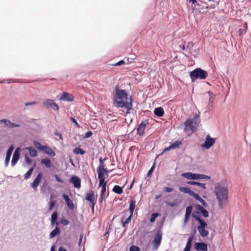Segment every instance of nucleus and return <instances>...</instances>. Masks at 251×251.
Here are the masks:
<instances>
[{
    "instance_id": "2",
    "label": "nucleus",
    "mask_w": 251,
    "mask_h": 251,
    "mask_svg": "<svg viewBox=\"0 0 251 251\" xmlns=\"http://www.w3.org/2000/svg\"><path fill=\"white\" fill-rule=\"evenodd\" d=\"M214 193L218 201L220 208H223L228 203V191L226 186L217 183L214 188Z\"/></svg>"
},
{
    "instance_id": "15",
    "label": "nucleus",
    "mask_w": 251,
    "mask_h": 251,
    "mask_svg": "<svg viewBox=\"0 0 251 251\" xmlns=\"http://www.w3.org/2000/svg\"><path fill=\"white\" fill-rule=\"evenodd\" d=\"M13 150H14V147L13 146H11L7 151L6 156L5 160V165L6 166H7L8 165L9 160L10 159V157H11L12 153L13 151Z\"/></svg>"
},
{
    "instance_id": "44",
    "label": "nucleus",
    "mask_w": 251,
    "mask_h": 251,
    "mask_svg": "<svg viewBox=\"0 0 251 251\" xmlns=\"http://www.w3.org/2000/svg\"><path fill=\"white\" fill-rule=\"evenodd\" d=\"M208 94L209 96V101L212 102L215 99L214 95L213 94V93L211 92L210 91H208Z\"/></svg>"
},
{
    "instance_id": "59",
    "label": "nucleus",
    "mask_w": 251,
    "mask_h": 251,
    "mask_svg": "<svg viewBox=\"0 0 251 251\" xmlns=\"http://www.w3.org/2000/svg\"><path fill=\"white\" fill-rule=\"evenodd\" d=\"M36 103V102L35 101H32V102H27L25 103V106H29V105H33Z\"/></svg>"
},
{
    "instance_id": "3",
    "label": "nucleus",
    "mask_w": 251,
    "mask_h": 251,
    "mask_svg": "<svg viewBox=\"0 0 251 251\" xmlns=\"http://www.w3.org/2000/svg\"><path fill=\"white\" fill-rule=\"evenodd\" d=\"M200 113L198 111L196 113L193 118L188 119L184 123V130H191L193 133L197 130V127L201 124V120L200 116Z\"/></svg>"
},
{
    "instance_id": "11",
    "label": "nucleus",
    "mask_w": 251,
    "mask_h": 251,
    "mask_svg": "<svg viewBox=\"0 0 251 251\" xmlns=\"http://www.w3.org/2000/svg\"><path fill=\"white\" fill-rule=\"evenodd\" d=\"M70 183L73 184L75 188L79 189L81 187V179L77 176H73L69 180Z\"/></svg>"
},
{
    "instance_id": "27",
    "label": "nucleus",
    "mask_w": 251,
    "mask_h": 251,
    "mask_svg": "<svg viewBox=\"0 0 251 251\" xmlns=\"http://www.w3.org/2000/svg\"><path fill=\"white\" fill-rule=\"evenodd\" d=\"M198 209L201 211V212L204 217L206 218L208 217L209 214L208 211L205 209H204L202 206L201 205H198Z\"/></svg>"
},
{
    "instance_id": "26",
    "label": "nucleus",
    "mask_w": 251,
    "mask_h": 251,
    "mask_svg": "<svg viewBox=\"0 0 251 251\" xmlns=\"http://www.w3.org/2000/svg\"><path fill=\"white\" fill-rule=\"evenodd\" d=\"M112 191L118 194H121L123 192V188L119 185H115L113 188Z\"/></svg>"
},
{
    "instance_id": "35",
    "label": "nucleus",
    "mask_w": 251,
    "mask_h": 251,
    "mask_svg": "<svg viewBox=\"0 0 251 251\" xmlns=\"http://www.w3.org/2000/svg\"><path fill=\"white\" fill-rule=\"evenodd\" d=\"M74 152L76 154H80L81 155H83L85 153V151L79 148H76L74 150Z\"/></svg>"
},
{
    "instance_id": "23",
    "label": "nucleus",
    "mask_w": 251,
    "mask_h": 251,
    "mask_svg": "<svg viewBox=\"0 0 251 251\" xmlns=\"http://www.w3.org/2000/svg\"><path fill=\"white\" fill-rule=\"evenodd\" d=\"M179 190L181 192H183L185 194H189L190 196H191V195H193V191L191 190L188 187H180L179 188Z\"/></svg>"
},
{
    "instance_id": "46",
    "label": "nucleus",
    "mask_w": 251,
    "mask_h": 251,
    "mask_svg": "<svg viewBox=\"0 0 251 251\" xmlns=\"http://www.w3.org/2000/svg\"><path fill=\"white\" fill-rule=\"evenodd\" d=\"M60 222L63 226H67L69 223V221L66 219H62Z\"/></svg>"
},
{
    "instance_id": "24",
    "label": "nucleus",
    "mask_w": 251,
    "mask_h": 251,
    "mask_svg": "<svg viewBox=\"0 0 251 251\" xmlns=\"http://www.w3.org/2000/svg\"><path fill=\"white\" fill-rule=\"evenodd\" d=\"M29 151V154L31 157H36L37 155V151L32 147L26 148Z\"/></svg>"
},
{
    "instance_id": "58",
    "label": "nucleus",
    "mask_w": 251,
    "mask_h": 251,
    "mask_svg": "<svg viewBox=\"0 0 251 251\" xmlns=\"http://www.w3.org/2000/svg\"><path fill=\"white\" fill-rule=\"evenodd\" d=\"M125 62H124V60H121L118 62H117L116 63L114 64V65L115 66H120L122 64H124Z\"/></svg>"
},
{
    "instance_id": "28",
    "label": "nucleus",
    "mask_w": 251,
    "mask_h": 251,
    "mask_svg": "<svg viewBox=\"0 0 251 251\" xmlns=\"http://www.w3.org/2000/svg\"><path fill=\"white\" fill-rule=\"evenodd\" d=\"M41 163L42 164H44L47 168H50L51 167V161L49 158L42 159Z\"/></svg>"
},
{
    "instance_id": "5",
    "label": "nucleus",
    "mask_w": 251,
    "mask_h": 251,
    "mask_svg": "<svg viewBox=\"0 0 251 251\" xmlns=\"http://www.w3.org/2000/svg\"><path fill=\"white\" fill-rule=\"evenodd\" d=\"M207 76V72L200 68H197L190 73V77L192 81H195L197 78L205 79Z\"/></svg>"
},
{
    "instance_id": "56",
    "label": "nucleus",
    "mask_w": 251,
    "mask_h": 251,
    "mask_svg": "<svg viewBox=\"0 0 251 251\" xmlns=\"http://www.w3.org/2000/svg\"><path fill=\"white\" fill-rule=\"evenodd\" d=\"M173 190L172 188L167 187L164 188V191L166 192H168V193H170V192H172Z\"/></svg>"
},
{
    "instance_id": "42",
    "label": "nucleus",
    "mask_w": 251,
    "mask_h": 251,
    "mask_svg": "<svg viewBox=\"0 0 251 251\" xmlns=\"http://www.w3.org/2000/svg\"><path fill=\"white\" fill-rule=\"evenodd\" d=\"M246 29H242L240 28L238 30V35L239 36H242L243 35L245 34L246 33Z\"/></svg>"
},
{
    "instance_id": "25",
    "label": "nucleus",
    "mask_w": 251,
    "mask_h": 251,
    "mask_svg": "<svg viewBox=\"0 0 251 251\" xmlns=\"http://www.w3.org/2000/svg\"><path fill=\"white\" fill-rule=\"evenodd\" d=\"M106 194V188L105 187H103L101 188V192H100V196L99 199V201L100 203H101L104 200Z\"/></svg>"
},
{
    "instance_id": "4",
    "label": "nucleus",
    "mask_w": 251,
    "mask_h": 251,
    "mask_svg": "<svg viewBox=\"0 0 251 251\" xmlns=\"http://www.w3.org/2000/svg\"><path fill=\"white\" fill-rule=\"evenodd\" d=\"M193 217L200 223L198 229L200 234L202 237H206L208 235V231L205 229L207 226L206 223L201 219L199 217L193 215Z\"/></svg>"
},
{
    "instance_id": "45",
    "label": "nucleus",
    "mask_w": 251,
    "mask_h": 251,
    "mask_svg": "<svg viewBox=\"0 0 251 251\" xmlns=\"http://www.w3.org/2000/svg\"><path fill=\"white\" fill-rule=\"evenodd\" d=\"M132 215H130V216L126 220L125 222H123V226H125L126 225L129 223L131 221V218Z\"/></svg>"
},
{
    "instance_id": "30",
    "label": "nucleus",
    "mask_w": 251,
    "mask_h": 251,
    "mask_svg": "<svg viewBox=\"0 0 251 251\" xmlns=\"http://www.w3.org/2000/svg\"><path fill=\"white\" fill-rule=\"evenodd\" d=\"M60 232V228L56 226L55 228L52 230L50 234V238H52L56 236Z\"/></svg>"
},
{
    "instance_id": "21",
    "label": "nucleus",
    "mask_w": 251,
    "mask_h": 251,
    "mask_svg": "<svg viewBox=\"0 0 251 251\" xmlns=\"http://www.w3.org/2000/svg\"><path fill=\"white\" fill-rule=\"evenodd\" d=\"M136 201L135 199L132 198L129 202V210L131 215H133V211L136 207Z\"/></svg>"
},
{
    "instance_id": "12",
    "label": "nucleus",
    "mask_w": 251,
    "mask_h": 251,
    "mask_svg": "<svg viewBox=\"0 0 251 251\" xmlns=\"http://www.w3.org/2000/svg\"><path fill=\"white\" fill-rule=\"evenodd\" d=\"M42 177V174H41V173H40L37 175V176H36V178L34 179L33 182L31 183V186L33 189H34V190L37 189V188L41 181Z\"/></svg>"
},
{
    "instance_id": "60",
    "label": "nucleus",
    "mask_w": 251,
    "mask_h": 251,
    "mask_svg": "<svg viewBox=\"0 0 251 251\" xmlns=\"http://www.w3.org/2000/svg\"><path fill=\"white\" fill-rule=\"evenodd\" d=\"M20 126V125H18V124H16L15 123H10V128H13V127H19Z\"/></svg>"
},
{
    "instance_id": "1",
    "label": "nucleus",
    "mask_w": 251,
    "mask_h": 251,
    "mask_svg": "<svg viewBox=\"0 0 251 251\" xmlns=\"http://www.w3.org/2000/svg\"><path fill=\"white\" fill-rule=\"evenodd\" d=\"M115 105L117 107L124 108L123 111L127 114L132 109V100L131 97H128L125 90H120L117 88L114 96Z\"/></svg>"
},
{
    "instance_id": "63",
    "label": "nucleus",
    "mask_w": 251,
    "mask_h": 251,
    "mask_svg": "<svg viewBox=\"0 0 251 251\" xmlns=\"http://www.w3.org/2000/svg\"><path fill=\"white\" fill-rule=\"evenodd\" d=\"M172 149V147H171V146L170 145V146H169L168 147H167V148H165L164 150H163V152H166V151H170V150Z\"/></svg>"
},
{
    "instance_id": "54",
    "label": "nucleus",
    "mask_w": 251,
    "mask_h": 251,
    "mask_svg": "<svg viewBox=\"0 0 251 251\" xmlns=\"http://www.w3.org/2000/svg\"><path fill=\"white\" fill-rule=\"evenodd\" d=\"M54 177L56 179V180L58 182H60V183H63V181L62 179H61L59 177V176L57 175H54Z\"/></svg>"
},
{
    "instance_id": "16",
    "label": "nucleus",
    "mask_w": 251,
    "mask_h": 251,
    "mask_svg": "<svg viewBox=\"0 0 251 251\" xmlns=\"http://www.w3.org/2000/svg\"><path fill=\"white\" fill-rule=\"evenodd\" d=\"M97 172L99 179L105 178V176H108V171L106 169H104V170H102L101 168H98Z\"/></svg>"
},
{
    "instance_id": "36",
    "label": "nucleus",
    "mask_w": 251,
    "mask_h": 251,
    "mask_svg": "<svg viewBox=\"0 0 251 251\" xmlns=\"http://www.w3.org/2000/svg\"><path fill=\"white\" fill-rule=\"evenodd\" d=\"M34 170V168L33 167H31L30 168V169L25 174L24 178L25 179H28L31 175L33 171Z\"/></svg>"
},
{
    "instance_id": "17",
    "label": "nucleus",
    "mask_w": 251,
    "mask_h": 251,
    "mask_svg": "<svg viewBox=\"0 0 251 251\" xmlns=\"http://www.w3.org/2000/svg\"><path fill=\"white\" fill-rule=\"evenodd\" d=\"M20 157V154L18 152V149H17L14 152L13 156L12 157L11 163L12 165L14 166L17 162Z\"/></svg>"
},
{
    "instance_id": "14",
    "label": "nucleus",
    "mask_w": 251,
    "mask_h": 251,
    "mask_svg": "<svg viewBox=\"0 0 251 251\" xmlns=\"http://www.w3.org/2000/svg\"><path fill=\"white\" fill-rule=\"evenodd\" d=\"M63 198H64L69 209L71 210H73L74 209V204L72 201L69 198V196L65 194H63Z\"/></svg>"
},
{
    "instance_id": "49",
    "label": "nucleus",
    "mask_w": 251,
    "mask_h": 251,
    "mask_svg": "<svg viewBox=\"0 0 251 251\" xmlns=\"http://www.w3.org/2000/svg\"><path fill=\"white\" fill-rule=\"evenodd\" d=\"M194 46V44L192 42H188L186 46V48L189 50H191Z\"/></svg>"
},
{
    "instance_id": "18",
    "label": "nucleus",
    "mask_w": 251,
    "mask_h": 251,
    "mask_svg": "<svg viewBox=\"0 0 251 251\" xmlns=\"http://www.w3.org/2000/svg\"><path fill=\"white\" fill-rule=\"evenodd\" d=\"M44 147H45V149L41 150V151H43L45 153L50 155L51 156H54L55 155V152L52 151V150L48 146L44 145Z\"/></svg>"
},
{
    "instance_id": "32",
    "label": "nucleus",
    "mask_w": 251,
    "mask_h": 251,
    "mask_svg": "<svg viewBox=\"0 0 251 251\" xmlns=\"http://www.w3.org/2000/svg\"><path fill=\"white\" fill-rule=\"evenodd\" d=\"M182 144L180 141H176L171 145L172 149H175L179 148L180 146Z\"/></svg>"
},
{
    "instance_id": "61",
    "label": "nucleus",
    "mask_w": 251,
    "mask_h": 251,
    "mask_svg": "<svg viewBox=\"0 0 251 251\" xmlns=\"http://www.w3.org/2000/svg\"><path fill=\"white\" fill-rule=\"evenodd\" d=\"M25 160L26 163L29 164L31 163L32 160L30 159L27 155H25Z\"/></svg>"
},
{
    "instance_id": "6",
    "label": "nucleus",
    "mask_w": 251,
    "mask_h": 251,
    "mask_svg": "<svg viewBox=\"0 0 251 251\" xmlns=\"http://www.w3.org/2000/svg\"><path fill=\"white\" fill-rule=\"evenodd\" d=\"M215 143V139L210 137L209 134L206 136L204 143L201 145V147L203 149L208 150L210 149Z\"/></svg>"
},
{
    "instance_id": "43",
    "label": "nucleus",
    "mask_w": 251,
    "mask_h": 251,
    "mask_svg": "<svg viewBox=\"0 0 251 251\" xmlns=\"http://www.w3.org/2000/svg\"><path fill=\"white\" fill-rule=\"evenodd\" d=\"M129 251H140V249L136 246L132 245L129 248Z\"/></svg>"
},
{
    "instance_id": "47",
    "label": "nucleus",
    "mask_w": 251,
    "mask_h": 251,
    "mask_svg": "<svg viewBox=\"0 0 251 251\" xmlns=\"http://www.w3.org/2000/svg\"><path fill=\"white\" fill-rule=\"evenodd\" d=\"M192 207L191 206H189L186 207L185 213L191 215V213H192Z\"/></svg>"
},
{
    "instance_id": "39",
    "label": "nucleus",
    "mask_w": 251,
    "mask_h": 251,
    "mask_svg": "<svg viewBox=\"0 0 251 251\" xmlns=\"http://www.w3.org/2000/svg\"><path fill=\"white\" fill-rule=\"evenodd\" d=\"M57 218V211L54 212L51 215V224L53 225L56 221Z\"/></svg>"
},
{
    "instance_id": "22",
    "label": "nucleus",
    "mask_w": 251,
    "mask_h": 251,
    "mask_svg": "<svg viewBox=\"0 0 251 251\" xmlns=\"http://www.w3.org/2000/svg\"><path fill=\"white\" fill-rule=\"evenodd\" d=\"M154 113L158 117H162L164 114V111L162 107H159L154 109Z\"/></svg>"
},
{
    "instance_id": "19",
    "label": "nucleus",
    "mask_w": 251,
    "mask_h": 251,
    "mask_svg": "<svg viewBox=\"0 0 251 251\" xmlns=\"http://www.w3.org/2000/svg\"><path fill=\"white\" fill-rule=\"evenodd\" d=\"M162 239V234L159 232H158L157 234L155 235L153 243L157 247L161 243Z\"/></svg>"
},
{
    "instance_id": "53",
    "label": "nucleus",
    "mask_w": 251,
    "mask_h": 251,
    "mask_svg": "<svg viewBox=\"0 0 251 251\" xmlns=\"http://www.w3.org/2000/svg\"><path fill=\"white\" fill-rule=\"evenodd\" d=\"M6 82L8 83H15V82H17L18 81L17 80H14V79H8L6 81L4 80L2 82H1L2 83H3V82Z\"/></svg>"
},
{
    "instance_id": "40",
    "label": "nucleus",
    "mask_w": 251,
    "mask_h": 251,
    "mask_svg": "<svg viewBox=\"0 0 251 251\" xmlns=\"http://www.w3.org/2000/svg\"><path fill=\"white\" fill-rule=\"evenodd\" d=\"M158 216V214L155 213L151 214V218H150V222L151 223H153L155 221V219L157 218V217Z\"/></svg>"
},
{
    "instance_id": "20",
    "label": "nucleus",
    "mask_w": 251,
    "mask_h": 251,
    "mask_svg": "<svg viewBox=\"0 0 251 251\" xmlns=\"http://www.w3.org/2000/svg\"><path fill=\"white\" fill-rule=\"evenodd\" d=\"M194 239V235H192L189 238L188 241L187 242L186 245L183 250V251H190L191 246H192V243Z\"/></svg>"
},
{
    "instance_id": "41",
    "label": "nucleus",
    "mask_w": 251,
    "mask_h": 251,
    "mask_svg": "<svg viewBox=\"0 0 251 251\" xmlns=\"http://www.w3.org/2000/svg\"><path fill=\"white\" fill-rule=\"evenodd\" d=\"M0 122L2 123H4L5 126L7 127H10V123L11 122L7 119H2L0 120Z\"/></svg>"
},
{
    "instance_id": "29",
    "label": "nucleus",
    "mask_w": 251,
    "mask_h": 251,
    "mask_svg": "<svg viewBox=\"0 0 251 251\" xmlns=\"http://www.w3.org/2000/svg\"><path fill=\"white\" fill-rule=\"evenodd\" d=\"M205 178H210V177L204 175L194 174L193 179H204Z\"/></svg>"
},
{
    "instance_id": "38",
    "label": "nucleus",
    "mask_w": 251,
    "mask_h": 251,
    "mask_svg": "<svg viewBox=\"0 0 251 251\" xmlns=\"http://www.w3.org/2000/svg\"><path fill=\"white\" fill-rule=\"evenodd\" d=\"M107 159V157L102 159V158H100L99 159L100 166L98 167V168H101L102 170H104V162Z\"/></svg>"
},
{
    "instance_id": "55",
    "label": "nucleus",
    "mask_w": 251,
    "mask_h": 251,
    "mask_svg": "<svg viewBox=\"0 0 251 251\" xmlns=\"http://www.w3.org/2000/svg\"><path fill=\"white\" fill-rule=\"evenodd\" d=\"M55 204V201H52L50 202V207H49V210H51L53 207L54 206Z\"/></svg>"
},
{
    "instance_id": "9",
    "label": "nucleus",
    "mask_w": 251,
    "mask_h": 251,
    "mask_svg": "<svg viewBox=\"0 0 251 251\" xmlns=\"http://www.w3.org/2000/svg\"><path fill=\"white\" fill-rule=\"evenodd\" d=\"M148 124V120H145V121L142 122L141 124H140L137 128V134L139 135L140 136L143 135L145 132V130L146 129V126Z\"/></svg>"
},
{
    "instance_id": "57",
    "label": "nucleus",
    "mask_w": 251,
    "mask_h": 251,
    "mask_svg": "<svg viewBox=\"0 0 251 251\" xmlns=\"http://www.w3.org/2000/svg\"><path fill=\"white\" fill-rule=\"evenodd\" d=\"M198 183L199 184H197V186L201 187L203 190H205L206 187H205V184L204 183H200V182H198Z\"/></svg>"
},
{
    "instance_id": "10",
    "label": "nucleus",
    "mask_w": 251,
    "mask_h": 251,
    "mask_svg": "<svg viewBox=\"0 0 251 251\" xmlns=\"http://www.w3.org/2000/svg\"><path fill=\"white\" fill-rule=\"evenodd\" d=\"M74 100V97L72 94L68 92H63L59 98L60 100L66 101H72Z\"/></svg>"
},
{
    "instance_id": "34",
    "label": "nucleus",
    "mask_w": 251,
    "mask_h": 251,
    "mask_svg": "<svg viewBox=\"0 0 251 251\" xmlns=\"http://www.w3.org/2000/svg\"><path fill=\"white\" fill-rule=\"evenodd\" d=\"M34 145L35 147L39 151L43 150L45 149V147H44V146L42 145L41 144L38 142L35 141L34 142Z\"/></svg>"
},
{
    "instance_id": "7",
    "label": "nucleus",
    "mask_w": 251,
    "mask_h": 251,
    "mask_svg": "<svg viewBox=\"0 0 251 251\" xmlns=\"http://www.w3.org/2000/svg\"><path fill=\"white\" fill-rule=\"evenodd\" d=\"M85 200L91 202L90 206L91 207L92 210L93 212L94 211V206L96 204V198L94 191H91L89 193H87L85 197Z\"/></svg>"
},
{
    "instance_id": "52",
    "label": "nucleus",
    "mask_w": 251,
    "mask_h": 251,
    "mask_svg": "<svg viewBox=\"0 0 251 251\" xmlns=\"http://www.w3.org/2000/svg\"><path fill=\"white\" fill-rule=\"evenodd\" d=\"M92 135V131H88L87 132L85 133V135H84V138H89L90 137V136H91Z\"/></svg>"
},
{
    "instance_id": "64",
    "label": "nucleus",
    "mask_w": 251,
    "mask_h": 251,
    "mask_svg": "<svg viewBox=\"0 0 251 251\" xmlns=\"http://www.w3.org/2000/svg\"><path fill=\"white\" fill-rule=\"evenodd\" d=\"M172 149V147H171V146L170 145V146H169L168 147H167V148H165L164 150H163V152H166V151H170V150Z\"/></svg>"
},
{
    "instance_id": "50",
    "label": "nucleus",
    "mask_w": 251,
    "mask_h": 251,
    "mask_svg": "<svg viewBox=\"0 0 251 251\" xmlns=\"http://www.w3.org/2000/svg\"><path fill=\"white\" fill-rule=\"evenodd\" d=\"M190 215H191L190 214H188L185 213V218H184V222L185 224L187 223L188 222V221H189V218L190 217Z\"/></svg>"
},
{
    "instance_id": "62",
    "label": "nucleus",
    "mask_w": 251,
    "mask_h": 251,
    "mask_svg": "<svg viewBox=\"0 0 251 251\" xmlns=\"http://www.w3.org/2000/svg\"><path fill=\"white\" fill-rule=\"evenodd\" d=\"M187 183L189 184H190V185H197V184H199L198 183V182H195V181H188Z\"/></svg>"
},
{
    "instance_id": "51",
    "label": "nucleus",
    "mask_w": 251,
    "mask_h": 251,
    "mask_svg": "<svg viewBox=\"0 0 251 251\" xmlns=\"http://www.w3.org/2000/svg\"><path fill=\"white\" fill-rule=\"evenodd\" d=\"M189 1L192 2L193 4H195L194 7L193 8V9H194V8H196L197 5L200 6V4L198 3L196 0H189Z\"/></svg>"
},
{
    "instance_id": "48",
    "label": "nucleus",
    "mask_w": 251,
    "mask_h": 251,
    "mask_svg": "<svg viewBox=\"0 0 251 251\" xmlns=\"http://www.w3.org/2000/svg\"><path fill=\"white\" fill-rule=\"evenodd\" d=\"M154 168H155V163H154L153 166L151 167L150 170L149 171V172L148 173V176H151V175L152 174L153 171H154Z\"/></svg>"
},
{
    "instance_id": "8",
    "label": "nucleus",
    "mask_w": 251,
    "mask_h": 251,
    "mask_svg": "<svg viewBox=\"0 0 251 251\" xmlns=\"http://www.w3.org/2000/svg\"><path fill=\"white\" fill-rule=\"evenodd\" d=\"M43 104L46 108H51L54 110L59 109L58 106L52 100L46 99L44 101Z\"/></svg>"
},
{
    "instance_id": "31",
    "label": "nucleus",
    "mask_w": 251,
    "mask_h": 251,
    "mask_svg": "<svg viewBox=\"0 0 251 251\" xmlns=\"http://www.w3.org/2000/svg\"><path fill=\"white\" fill-rule=\"evenodd\" d=\"M191 196L194 197L196 200L200 201L204 206H205V202L200 197L198 194H196L193 192V194L191 195Z\"/></svg>"
},
{
    "instance_id": "37",
    "label": "nucleus",
    "mask_w": 251,
    "mask_h": 251,
    "mask_svg": "<svg viewBox=\"0 0 251 251\" xmlns=\"http://www.w3.org/2000/svg\"><path fill=\"white\" fill-rule=\"evenodd\" d=\"M105 178H100L99 179V186L101 187L102 188L103 187H105V188H106V184H107V181H105Z\"/></svg>"
},
{
    "instance_id": "33",
    "label": "nucleus",
    "mask_w": 251,
    "mask_h": 251,
    "mask_svg": "<svg viewBox=\"0 0 251 251\" xmlns=\"http://www.w3.org/2000/svg\"><path fill=\"white\" fill-rule=\"evenodd\" d=\"M194 174L192 173H184L182 174V176L188 179H193Z\"/></svg>"
},
{
    "instance_id": "13",
    "label": "nucleus",
    "mask_w": 251,
    "mask_h": 251,
    "mask_svg": "<svg viewBox=\"0 0 251 251\" xmlns=\"http://www.w3.org/2000/svg\"><path fill=\"white\" fill-rule=\"evenodd\" d=\"M195 249L199 251H207V245L204 243H196L195 245Z\"/></svg>"
}]
</instances>
